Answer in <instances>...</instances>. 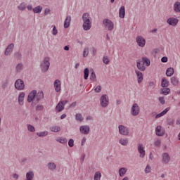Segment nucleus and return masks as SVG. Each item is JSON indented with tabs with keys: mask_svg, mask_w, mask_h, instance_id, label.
Instances as JSON below:
<instances>
[{
	"mask_svg": "<svg viewBox=\"0 0 180 180\" xmlns=\"http://www.w3.org/2000/svg\"><path fill=\"white\" fill-rule=\"evenodd\" d=\"M41 67L42 68V71H47L50 68V58H45L43 63L41 64Z\"/></svg>",
	"mask_w": 180,
	"mask_h": 180,
	"instance_id": "obj_1",
	"label": "nucleus"
},
{
	"mask_svg": "<svg viewBox=\"0 0 180 180\" xmlns=\"http://www.w3.org/2000/svg\"><path fill=\"white\" fill-rule=\"evenodd\" d=\"M139 113H140V107L139 106V104H133L131 109V115H132V116H137Z\"/></svg>",
	"mask_w": 180,
	"mask_h": 180,
	"instance_id": "obj_2",
	"label": "nucleus"
},
{
	"mask_svg": "<svg viewBox=\"0 0 180 180\" xmlns=\"http://www.w3.org/2000/svg\"><path fill=\"white\" fill-rule=\"evenodd\" d=\"M103 23L108 30H113L115 27L113 25V22H112V20L109 19H104Z\"/></svg>",
	"mask_w": 180,
	"mask_h": 180,
	"instance_id": "obj_3",
	"label": "nucleus"
},
{
	"mask_svg": "<svg viewBox=\"0 0 180 180\" xmlns=\"http://www.w3.org/2000/svg\"><path fill=\"white\" fill-rule=\"evenodd\" d=\"M119 129V133L120 134H122V136H129V129L123 125H120L118 127Z\"/></svg>",
	"mask_w": 180,
	"mask_h": 180,
	"instance_id": "obj_4",
	"label": "nucleus"
},
{
	"mask_svg": "<svg viewBox=\"0 0 180 180\" xmlns=\"http://www.w3.org/2000/svg\"><path fill=\"white\" fill-rule=\"evenodd\" d=\"M15 89L18 91H22V89H25V83L23 82V80L22 79H18L16 80L15 83Z\"/></svg>",
	"mask_w": 180,
	"mask_h": 180,
	"instance_id": "obj_5",
	"label": "nucleus"
},
{
	"mask_svg": "<svg viewBox=\"0 0 180 180\" xmlns=\"http://www.w3.org/2000/svg\"><path fill=\"white\" fill-rule=\"evenodd\" d=\"M138 152L139 153L140 158H144V157H146V150H144V146L143 143L139 144Z\"/></svg>",
	"mask_w": 180,
	"mask_h": 180,
	"instance_id": "obj_6",
	"label": "nucleus"
},
{
	"mask_svg": "<svg viewBox=\"0 0 180 180\" xmlns=\"http://www.w3.org/2000/svg\"><path fill=\"white\" fill-rule=\"evenodd\" d=\"M101 105L103 108H106L109 105V98L107 95H103L101 98Z\"/></svg>",
	"mask_w": 180,
	"mask_h": 180,
	"instance_id": "obj_7",
	"label": "nucleus"
},
{
	"mask_svg": "<svg viewBox=\"0 0 180 180\" xmlns=\"http://www.w3.org/2000/svg\"><path fill=\"white\" fill-rule=\"evenodd\" d=\"M136 40L139 47H144L146 46V39L143 37L138 36Z\"/></svg>",
	"mask_w": 180,
	"mask_h": 180,
	"instance_id": "obj_8",
	"label": "nucleus"
},
{
	"mask_svg": "<svg viewBox=\"0 0 180 180\" xmlns=\"http://www.w3.org/2000/svg\"><path fill=\"white\" fill-rule=\"evenodd\" d=\"M65 103H68V101H64L59 102L56 107V112H62V110H64V105H65Z\"/></svg>",
	"mask_w": 180,
	"mask_h": 180,
	"instance_id": "obj_9",
	"label": "nucleus"
},
{
	"mask_svg": "<svg viewBox=\"0 0 180 180\" xmlns=\"http://www.w3.org/2000/svg\"><path fill=\"white\" fill-rule=\"evenodd\" d=\"M155 133L157 136H164V134H165V129L159 125L155 128Z\"/></svg>",
	"mask_w": 180,
	"mask_h": 180,
	"instance_id": "obj_10",
	"label": "nucleus"
},
{
	"mask_svg": "<svg viewBox=\"0 0 180 180\" xmlns=\"http://www.w3.org/2000/svg\"><path fill=\"white\" fill-rule=\"evenodd\" d=\"M36 94H37V91H32L27 97V102L30 103V102H33V101H36Z\"/></svg>",
	"mask_w": 180,
	"mask_h": 180,
	"instance_id": "obj_11",
	"label": "nucleus"
},
{
	"mask_svg": "<svg viewBox=\"0 0 180 180\" xmlns=\"http://www.w3.org/2000/svg\"><path fill=\"white\" fill-rule=\"evenodd\" d=\"M56 92H60L61 91V82L58 79L55 80L53 83Z\"/></svg>",
	"mask_w": 180,
	"mask_h": 180,
	"instance_id": "obj_12",
	"label": "nucleus"
},
{
	"mask_svg": "<svg viewBox=\"0 0 180 180\" xmlns=\"http://www.w3.org/2000/svg\"><path fill=\"white\" fill-rule=\"evenodd\" d=\"M80 133L82 134H88L89 133V126L84 125L79 128Z\"/></svg>",
	"mask_w": 180,
	"mask_h": 180,
	"instance_id": "obj_13",
	"label": "nucleus"
},
{
	"mask_svg": "<svg viewBox=\"0 0 180 180\" xmlns=\"http://www.w3.org/2000/svg\"><path fill=\"white\" fill-rule=\"evenodd\" d=\"M167 23L170 25V26H176V25H178V19L170 18L167 19Z\"/></svg>",
	"mask_w": 180,
	"mask_h": 180,
	"instance_id": "obj_14",
	"label": "nucleus"
},
{
	"mask_svg": "<svg viewBox=\"0 0 180 180\" xmlns=\"http://www.w3.org/2000/svg\"><path fill=\"white\" fill-rule=\"evenodd\" d=\"M82 20H83V22L90 23L91 16L89 15V14L87 13H84L82 16Z\"/></svg>",
	"mask_w": 180,
	"mask_h": 180,
	"instance_id": "obj_15",
	"label": "nucleus"
},
{
	"mask_svg": "<svg viewBox=\"0 0 180 180\" xmlns=\"http://www.w3.org/2000/svg\"><path fill=\"white\" fill-rule=\"evenodd\" d=\"M136 65L138 70H140V71H146V67L144 66V63L141 60H137Z\"/></svg>",
	"mask_w": 180,
	"mask_h": 180,
	"instance_id": "obj_16",
	"label": "nucleus"
},
{
	"mask_svg": "<svg viewBox=\"0 0 180 180\" xmlns=\"http://www.w3.org/2000/svg\"><path fill=\"white\" fill-rule=\"evenodd\" d=\"M13 47H15L13 44L8 45L5 51V56H9L12 53V50H13Z\"/></svg>",
	"mask_w": 180,
	"mask_h": 180,
	"instance_id": "obj_17",
	"label": "nucleus"
},
{
	"mask_svg": "<svg viewBox=\"0 0 180 180\" xmlns=\"http://www.w3.org/2000/svg\"><path fill=\"white\" fill-rule=\"evenodd\" d=\"M169 155H168V153H164L162 155V161L164 164H168V162H169Z\"/></svg>",
	"mask_w": 180,
	"mask_h": 180,
	"instance_id": "obj_18",
	"label": "nucleus"
},
{
	"mask_svg": "<svg viewBox=\"0 0 180 180\" xmlns=\"http://www.w3.org/2000/svg\"><path fill=\"white\" fill-rule=\"evenodd\" d=\"M127 172V168L126 167H122L118 170V174L121 178H123L124 175H126V173Z\"/></svg>",
	"mask_w": 180,
	"mask_h": 180,
	"instance_id": "obj_19",
	"label": "nucleus"
},
{
	"mask_svg": "<svg viewBox=\"0 0 180 180\" xmlns=\"http://www.w3.org/2000/svg\"><path fill=\"white\" fill-rule=\"evenodd\" d=\"M125 15H126V11H125L124 6L120 7L119 11V17L121 18V19H124Z\"/></svg>",
	"mask_w": 180,
	"mask_h": 180,
	"instance_id": "obj_20",
	"label": "nucleus"
},
{
	"mask_svg": "<svg viewBox=\"0 0 180 180\" xmlns=\"http://www.w3.org/2000/svg\"><path fill=\"white\" fill-rule=\"evenodd\" d=\"M70 23H71V17L67 16L64 22L65 29H68V27H70Z\"/></svg>",
	"mask_w": 180,
	"mask_h": 180,
	"instance_id": "obj_21",
	"label": "nucleus"
},
{
	"mask_svg": "<svg viewBox=\"0 0 180 180\" xmlns=\"http://www.w3.org/2000/svg\"><path fill=\"white\" fill-rule=\"evenodd\" d=\"M43 98H44V94L41 91H38V93L35 94V99L37 102H38V101H40L41 99H43Z\"/></svg>",
	"mask_w": 180,
	"mask_h": 180,
	"instance_id": "obj_22",
	"label": "nucleus"
},
{
	"mask_svg": "<svg viewBox=\"0 0 180 180\" xmlns=\"http://www.w3.org/2000/svg\"><path fill=\"white\" fill-rule=\"evenodd\" d=\"M169 107L167 108L165 110L162 111L160 113L158 114L155 116V119H160V117H162V116H165V115H167V112L169 110Z\"/></svg>",
	"mask_w": 180,
	"mask_h": 180,
	"instance_id": "obj_23",
	"label": "nucleus"
},
{
	"mask_svg": "<svg viewBox=\"0 0 180 180\" xmlns=\"http://www.w3.org/2000/svg\"><path fill=\"white\" fill-rule=\"evenodd\" d=\"M136 74L137 75L138 84H141L143 82V73L136 70Z\"/></svg>",
	"mask_w": 180,
	"mask_h": 180,
	"instance_id": "obj_24",
	"label": "nucleus"
},
{
	"mask_svg": "<svg viewBox=\"0 0 180 180\" xmlns=\"http://www.w3.org/2000/svg\"><path fill=\"white\" fill-rule=\"evenodd\" d=\"M102 178V173L100 171H97L94 173V180H101Z\"/></svg>",
	"mask_w": 180,
	"mask_h": 180,
	"instance_id": "obj_25",
	"label": "nucleus"
},
{
	"mask_svg": "<svg viewBox=\"0 0 180 180\" xmlns=\"http://www.w3.org/2000/svg\"><path fill=\"white\" fill-rule=\"evenodd\" d=\"M25 93H21L20 94L19 96H18V103H19V105H23V101L25 99Z\"/></svg>",
	"mask_w": 180,
	"mask_h": 180,
	"instance_id": "obj_26",
	"label": "nucleus"
},
{
	"mask_svg": "<svg viewBox=\"0 0 180 180\" xmlns=\"http://www.w3.org/2000/svg\"><path fill=\"white\" fill-rule=\"evenodd\" d=\"M92 27V22H83L84 30H89Z\"/></svg>",
	"mask_w": 180,
	"mask_h": 180,
	"instance_id": "obj_27",
	"label": "nucleus"
},
{
	"mask_svg": "<svg viewBox=\"0 0 180 180\" xmlns=\"http://www.w3.org/2000/svg\"><path fill=\"white\" fill-rule=\"evenodd\" d=\"M166 75L167 77H172V75H174V68H167L166 71Z\"/></svg>",
	"mask_w": 180,
	"mask_h": 180,
	"instance_id": "obj_28",
	"label": "nucleus"
},
{
	"mask_svg": "<svg viewBox=\"0 0 180 180\" xmlns=\"http://www.w3.org/2000/svg\"><path fill=\"white\" fill-rule=\"evenodd\" d=\"M51 131H53V133H58L60 130H61V128L58 126H53L50 127Z\"/></svg>",
	"mask_w": 180,
	"mask_h": 180,
	"instance_id": "obj_29",
	"label": "nucleus"
},
{
	"mask_svg": "<svg viewBox=\"0 0 180 180\" xmlns=\"http://www.w3.org/2000/svg\"><path fill=\"white\" fill-rule=\"evenodd\" d=\"M169 85V82L165 78L162 79V88H167V86Z\"/></svg>",
	"mask_w": 180,
	"mask_h": 180,
	"instance_id": "obj_30",
	"label": "nucleus"
},
{
	"mask_svg": "<svg viewBox=\"0 0 180 180\" xmlns=\"http://www.w3.org/2000/svg\"><path fill=\"white\" fill-rule=\"evenodd\" d=\"M120 144L122 146H127V144H129V139L127 138L120 139Z\"/></svg>",
	"mask_w": 180,
	"mask_h": 180,
	"instance_id": "obj_31",
	"label": "nucleus"
},
{
	"mask_svg": "<svg viewBox=\"0 0 180 180\" xmlns=\"http://www.w3.org/2000/svg\"><path fill=\"white\" fill-rule=\"evenodd\" d=\"M170 93L171 89H169V88H163L161 89V94H162V95H169Z\"/></svg>",
	"mask_w": 180,
	"mask_h": 180,
	"instance_id": "obj_32",
	"label": "nucleus"
},
{
	"mask_svg": "<svg viewBox=\"0 0 180 180\" xmlns=\"http://www.w3.org/2000/svg\"><path fill=\"white\" fill-rule=\"evenodd\" d=\"M142 61H143V64H146V65L147 67H150V59H148V58L143 57Z\"/></svg>",
	"mask_w": 180,
	"mask_h": 180,
	"instance_id": "obj_33",
	"label": "nucleus"
},
{
	"mask_svg": "<svg viewBox=\"0 0 180 180\" xmlns=\"http://www.w3.org/2000/svg\"><path fill=\"white\" fill-rule=\"evenodd\" d=\"M174 11L176 12H180V2L176 1L174 5Z\"/></svg>",
	"mask_w": 180,
	"mask_h": 180,
	"instance_id": "obj_34",
	"label": "nucleus"
},
{
	"mask_svg": "<svg viewBox=\"0 0 180 180\" xmlns=\"http://www.w3.org/2000/svg\"><path fill=\"white\" fill-rule=\"evenodd\" d=\"M56 141H58V143H60V144H65V143H67V139L63 137H58L56 139Z\"/></svg>",
	"mask_w": 180,
	"mask_h": 180,
	"instance_id": "obj_35",
	"label": "nucleus"
},
{
	"mask_svg": "<svg viewBox=\"0 0 180 180\" xmlns=\"http://www.w3.org/2000/svg\"><path fill=\"white\" fill-rule=\"evenodd\" d=\"M43 11V7L38 6L33 9L34 13H40Z\"/></svg>",
	"mask_w": 180,
	"mask_h": 180,
	"instance_id": "obj_36",
	"label": "nucleus"
},
{
	"mask_svg": "<svg viewBox=\"0 0 180 180\" xmlns=\"http://www.w3.org/2000/svg\"><path fill=\"white\" fill-rule=\"evenodd\" d=\"M47 134H49V132L47 131L37 133V136H38L39 137H46Z\"/></svg>",
	"mask_w": 180,
	"mask_h": 180,
	"instance_id": "obj_37",
	"label": "nucleus"
},
{
	"mask_svg": "<svg viewBox=\"0 0 180 180\" xmlns=\"http://www.w3.org/2000/svg\"><path fill=\"white\" fill-rule=\"evenodd\" d=\"M171 82L172 85H178V84H179V81H178V79L176 77H172Z\"/></svg>",
	"mask_w": 180,
	"mask_h": 180,
	"instance_id": "obj_38",
	"label": "nucleus"
},
{
	"mask_svg": "<svg viewBox=\"0 0 180 180\" xmlns=\"http://www.w3.org/2000/svg\"><path fill=\"white\" fill-rule=\"evenodd\" d=\"M48 168L49 169H56V168H57V166L56 165V164L53 163V162H49L48 164Z\"/></svg>",
	"mask_w": 180,
	"mask_h": 180,
	"instance_id": "obj_39",
	"label": "nucleus"
},
{
	"mask_svg": "<svg viewBox=\"0 0 180 180\" xmlns=\"http://www.w3.org/2000/svg\"><path fill=\"white\" fill-rule=\"evenodd\" d=\"M84 79H88V77H89V69L85 68L84 71Z\"/></svg>",
	"mask_w": 180,
	"mask_h": 180,
	"instance_id": "obj_40",
	"label": "nucleus"
},
{
	"mask_svg": "<svg viewBox=\"0 0 180 180\" xmlns=\"http://www.w3.org/2000/svg\"><path fill=\"white\" fill-rule=\"evenodd\" d=\"M90 79L91 81L95 82L96 81V75L95 74V72H92L90 75Z\"/></svg>",
	"mask_w": 180,
	"mask_h": 180,
	"instance_id": "obj_41",
	"label": "nucleus"
},
{
	"mask_svg": "<svg viewBox=\"0 0 180 180\" xmlns=\"http://www.w3.org/2000/svg\"><path fill=\"white\" fill-rule=\"evenodd\" d=\"M76 120H77V122H82L84 120V118L82 117V115L81 114H77Z\"/></svg>",
	"mask_w": 180,
	"mask_h": 180,
	"instance_id": "obj_42",
	"label": "nucleus"
},
{
	"mask_svg": "<svg viewBox=\"0 0 180 180\" xmlns=\"http://www.w3.org/2000/svg\"><path fill=\"white\" fill-rule=\"evenodd\" d=\"M18 9L20 11H25V9H26V4L25 3H22L18 6Z\"/></svg>",
	"mask_w": 180,
	"mask_h": 180,
	"instance_id": "obj_43",
	"label": "nucleus"
},
{
	"mask_svg": "<svg viewBox=\"0 0 180 180\" xmlns=\"http://www.w3.org/2000/svg\"><path fill=\"white\" fill-rule=\"evenodd\" d=\"M150 172H151V166L148 165L145 168V174H150Z\"/></svg>",
	"mask_w": 180,
	"mask_h": 180,
	"instance_id": "obj_44",
	"label": "nucleus"
},
{
	"mask_svg": "<svg viewBox=\"0 0 180 180\" xmlns=\"http://www.w3.org/2000/svg\"><path fill=\"white\" fill-rule=\"evenodd\" d=\"M88 54H89V49L88 48H85L83 51V57H88Z\"/></svg>",
	"mask_w": 180,
	"mask_h": 180,
	"instance_id": "obj_45",
	"label": "nucleus"
},
{
	"mask_svg": "<svg viewBox=\"0 0 180 180\" xmlns=\"http://www.w3.org/2000/svg\"><path fill=\"white\" fill-rule=\"evenodd\" d=\"M58 30H57L56 25H53V28L52 30V34H53V36H56V34H58Z\"/></svg>",
	"mask_w": 180,
	"mask_h": 180,
	"instance_id": "obj_46",
	"label": "nucleus"
},
{
	"mask_svg": "<svg viewBox=\"0 0 180 180\" xmlns=\"http://www.w3.org/2000/svg\"><path fill=\"white\" fill-rule=\"evenodd\" d=\"M154 145L156 147H160V146H161V141L160 139H157L156 141H155Z\"/></svg>",
	"mask_w": 180,
	"mask_h": 180,
	"instance_id": "obj_47",
	"label": "nucleus"
},
{
	"mask_svg": "<svg viewBox=\"0 0 180 180\" xmlns=\"http://www.w3.org/2000/svg\"><path fill=\"white\" fill-rule=\"evenodd\" d=\"M103 61L104 64H109V58H108V56H104L103 58Z\"/></svg>",
	"mask_w": 180,
	"mask_h": 180,
	"instance_id": "obj_48",
	"label": "nucleus"
},
{
	"mask_svg": "<svg viewBox=\"0 0 180 180\" xmlns=\"http://www.w3.org/2000/svg\"><path fill=\"white\" fill-rule=\"evenodd\" d=\"M95 92L97 94H99L102 91V87L101 86H97L96 89H94Z\"/></svg>",
	"mask_w": 180,
	"mask_h": 180,
	"instance_id": "obj_49",
	"label": "nucleus"
},
{
	"mask_svg": "<svg viewBox=\"0 0 180 180\" xmlns=\"http://www.w3.org/2000/svg\"><path fill=\"white\" fill-rule=\"evenodd\" d=\"M22 68H23V65H22V63H19L16 66L17 71H20Z\"/></svg>",
	"mask_w": 180,
	"mask_h": 180,
	"instance_id": "obj_50",
	"label": "nucleus"
},
{
	"mask_svg": "<svg viewBox=\"0 0 180 180\" xmlns=\"http://www.w3.org/2000/svg\"><path fill=\"white\" fill-rule=\"evenodd\" d=\"M27 129L29 131H32V132L35 131L34 127H33L32 125H28Z\"/></svg>",
	"mask_w": 180,
	"mask_h": 180,
	"instance_id": "obj_51",
	"label": "nucleus"
},
{
	"mask_svg": "<svg viewBox=\"0 0 180 180\" xmlns=\"http://www.w3.org/2000/svg\"><path fill=\"white\" fill-rule=\"evenodd\" d=\"M69 147H74V139H70L68 141Z\"/></svg>",
	"mask_w": 180,
	"mask_h": 180,
	"instance_id": "obj_52",
	"label": "nucleus"
},
{
	"mask_svg": "<svg viewBox=\"0 0 180 180\" xmlns=\"http://www.w3.org/2000/svg\"><path fill=\"white\" fill-rule=\"evenodd\" d=\"M159 102H160V103H162V105H164V103H165V100L164 97H160Z\"/></svg>",
	"mask_w": 180,
	"mask_h": 180,
	"instance_id": "obj_53",
	"label": "nucleus"
},
{
	"mask_svg": "<svg viewBox=\"0 0 180 180\" xmlns=\"http://www.w3.org/2000/svg\"><path fill=\"white\" fill-rule=\"evenodd\" d=\"M162 63H167L168 61V58L167 56H164L161 58Z\"/></svg>",
	"mask_w": 180,
	"mask_h": 180,
	"instance_id": "obj_54",
	"label": "nucleus"
},
{
	"mask_svg": "<svg viewBox=\"0 0 180 180\" xmlns=\"http://www.w3.org/2000/svg\"><path fill=\"white\" fill-rule=\"evenodd\" d=\"M49 13H50V9L49 8L45 9L44 15H49Z\"/></svg>",
	"mask_w": 180,
	"mask_h": 180,
	"instance_id": "obj_55",
	"label": "nucleus"
},
{
	"mask_svg": "<svg viewBox=\"0 0 180 180\" xmlns=\"http://www.w3.org/2000/svg\"><path fill=\"white\" fill-rule=\"evenodd\" d=\"M176 124L177 126H179V127H180V118H179V119L176 120Z\"/></svg>",
	"mask_w": 180,
	"mask_h": 180,
	"instance_id": "obj_56",
	"label": "nucleus"
},
{
	"mask_svg": "<svg viewBox=\"0 0 180 180\" xmlns=\"http://www.w3.org/2000/svg\"><path fill=\"white\" fill-rule=\"evenodd\" d=\"M85 141H86V139L83 138V139H82V146H84V143H85Z\"/></svg>",
	"mask_w": 180,
	"mask_h": 180,
	"instance_id": "obj_57",
	"label": "nucleus"
},
{
	"mask_svg": "<svg viewBox=\"0 0 180 180\" xmlns=\"http://www.w3.org/2000/svg\"><path fill=\"white\" fill-rule=\"evenodd\" d=\"M27 8L28 9V11H32V5H28L27 6Z\"/></svg>",
	"mask_w": 180,
	"mask_h": 180,
	"instance_id": "obj_58",
	"label": "nucleus"
},
{
	"mask_svg": "<svg viewBox=\"0 0 180 180\" xmlns=\"http://www.w3.org/2000/svg\"><path fill=\"white\" fill-rule=\"evenodd\" d=\"M65 117H67V115L65 114H63L61 116H60V119H65Z\"/></svg>",
	"mask_w": 180,
	"mask_h": 180,
	"instance_id": "obj_59",
	"label": "nucleus"
},
{
	"mask_svg": "<svg viewBox=\"0 0 180 180\" xmlns=\"http://www.w3.org/2000/svg\"><path fill=\"white\" fill-rule=\"evenodd\" d=\"M13 178H14L15 179H18V174H13Z\"/></svg>",
	"mask_w": 180,
	"mask_h": 180,
	"instance_id": "obj_60",
	"label": "nucleus"
},
{
	"mask_svg": "<svg viewBox=\"0 0 180 180\" xmlns=\"http://www.w3.org/2000/svg\"><path fill=\"white\" fill-rule=\"evenodd\" d=\"M64 50H65L66 51H68V50H70V47L68 46H65L64 47Z\"/></svg>",
	"mask_w": 180,
	"mask_h": 180,
	"instance_id": "obj_61",
	"label": "nucleus"
},
{
	"mask_svg": "<svg viewBox=\"0 0 180 180\" xmlns=\"http://www.w3.org/2000/svg\"><path fill=\"white\" fill-rule=\"evenodd\" d=\"M79 67V63H76L75 64V68H78Z\"/></svg>",
	"mask_w": 180,
	"mask_h": 180,
	"instance_id": "obj_62",
	"label": "nucleus"
},
{
	"mask_svg": "<svg viewBox=\"0 0 180 180\" xmlns=\"http://www.w3.org/2000/svg\"><path fill=\"white\" fill-rule=\"evenodd\" d=\"M122 180H129V177L125 176V177H124V178L122 179Z\"/></svg>",
	"mask_w": 180,
	"mask_h": 180,
	"instance_id": "obj_63",
	"label": "nucleus"
},
{
	"mask_svg": "<svg viewBox=\"0 0 180 180\" xmlns=\"http://www.w3.org/2000/svg\"><path fill=\"white\" fill-rule=\"evenodd\" d=\"M92 119V117H87L86 120H91Z\"/></svg>",
	"mask_w": 180,
	"mask_h": 180,
	"instance_id": "obj_64",
	"label": "nucleus"
}]
</instances>
